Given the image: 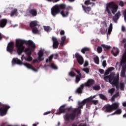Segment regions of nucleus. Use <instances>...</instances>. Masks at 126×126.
Here are the masks:
<instances>
[{"instance_id": "obj_24", "label": "nucleus", "mask_w": 126, "mask_h": 126, "mask_svg": "<svg viewBox=\"0 0 126 126\" xmlns=\"http://www.w3.org/2000/svg\"><path fill=\"white\" fill-rule=\"evenodd\" d=\"M94 83H95V81H94V80L90 79L88 81L87 84H86V86L87 87H90V86H92Z\"/></svg>"}, {"instance_id": "obj_11", "label": "nucleus", "mask_w": 126, "mask_h": 126, "mask_svg": "<svg viewBox=\"0 0 126 126\" xmlns=\"http://www.w3.org/2000/svg\"><path fill=\"white\" fill-rule=\"evenodd\" d=\"M14 50V42L13 41L10 42L7 46V51L10 54H12Z\"/></svg>"}, {"instance_id": "obj_6", "label": "nucleus", "mask_w": 126, "mask_h": 126, "mask_svg": "<svg viewBox=\"0 0 126 126\" xmlns=\"http://www.w3.org/2000/svg\"><path fill=\"white\" fill-rule=\"evenodd\" d=\"M119 80H120V74L118 73L114 78L111 81L109 82L110 84L116 86L117 89H119Z\"/></svg>"}, {"instance_id": "obj_18", "label": "nucleus", "mask_w": 126, "mask_h": 126, "mask_svg": "<svg viewBox=\"0 0 126 126\" xmlns=\"http://www.w3.org/2000/svg\"><path fill=\"white\" fill-rule=\"evenodd\" d=\"M12 65H14L15 64H22V61L18 58H13L12 61Z\"/></svg>"}, {"instance_id": "obj_46", "label": "nucleus", "mask_w": 126, "mask_h": 126, "mask_svg": "<svg viewBox=\"0 0 126 126\" xmlns=\"http://www.w3.org/2000/svg\"><path fill=\"white\" fill-rule=\"evenodd\" d=\"M100 33H101V34H105V33H106V29H105V28L102 27L100 29Z\"/></svg>"}, {"instance_id": "obj_49", "label": "nucleus", "mask_w": 126, "mask_h": 126, "mask_svg": "<svg viewBox=\"0 0 126 126\" xmlns=\"http://www.w3.org/2000/svg\"><path fill=\"white\" fill-rule=\"evenodd\" d=\"M114 92H115V90H114V89H111L108 91V93H110L111 95H113Z\"/></svg>"}, {"instance_id": "obj_8", "label": "nucleus", "mask_w": 126, "mask_h": 126, "mask_svg": "<svg viewBox=\"0 0 126 126\" xmlns=\"http://www.w3.org/2000/svg\"><path fill=\"white\" fill-rule=\"evenodd\" d=\"M92 99H93V97H89L88 98L84 99L82 102L78 101V109H83V106H84V105H85L86 103H89V102H91V101H92Z\"/></svg>"}, {"instance_id": "obj_37", "label": "nucleus", "mask_w": 126, "mask_h": 126, "mask_svg": "<svg viewBox=\"0 0 126 126\" xmlns=\"http://www.w3.org/2000/svg\"><path fill=\"white\" fill-rule=\"evenodd\" d=\"M50 66L53 69H54L55 70H57L58 68V66H56V65L54 63H51L50 64Z\"/></svg>"}, {"instance_id": "obj_63", "label": "nucleus", "mask_w": 126, "mask_h": 126, "mask_svg": "<svg viewBox=\"0 0 126 126\" xmlns=\"http://www.w3.org/2000/svg\"><path fill=\"white\" fill-rule=\"evenodd\" d=\"M122 30L123 32H125V31H126V28H125V27L123 26L122 27Z\"/></svg>"}, {"instance_id": "obj_40", "label": "nucleus", "mask_w": 126, "mask_h": 126, "mask_svg": "<svg viewBox=\"0 0 126 126\" xmlns=\"http://www.w3.org/2000/svg\"><path fill=\"white\" fill-rule=\"evenodd\" d=\"M121 115L122 114V110L121 109H118L114 113H112V115Z\"/></svg>"}, {"instance_id": "obj_48", "label": "nucleus", "mask_w": 126, "mask_h": 126, "mask_svg": "<svg viewBox=\"0 0 126 126\" xmlns=\"http://www.w3.org/2000/svg\"><path fill=\"white\" fill-rule=\"evenodd\" d=\"M44 29L45 31H47V32H48L50 30V29H51V27L49 26H44Z\"/></svg>"}, {"instance_id": "obj_13", "label": "nucleus", "mask_w": 126, "mask_h": 126, "mask_svg": "<svg viewBox=\"0 0 126 126\" xmlns=\"http://www.w3.org/2000/svg\"><path fill=\"white\" fill-rule=\"evenodd\" d=\"M52 41L53 42V49H58V48H59V45H60V43H59V40H58V38H57V37L55 36H53Z\"/></svg>"}, {"instance_id": "obj_32", "label": "nucleus", "mask_w": 126, "mask_h": 126, "mask_svg": "<svg viewBox=\"0 0 126 126\" xmlns=\"http://www.w3.org/2000/svg\"><path fill=\"white\" fill-rule=\"evenodd\" d=\"M113 30V24L111 23L108 28V34L110 35L111 33H112V31Z\"/></svg>"}, {"instance_id": "obj_45", "label": "nucleus", "mask_w": 126, "mask_h": 126, "mask_svg": "<svg viewBox=\"0 0 126 126\" xmlns=\"http://www.w3.org/2000/svg\"><path fill=\"white\" fill-rule=\"evenodd\" d=\"M120 89L123 91L125 90V84H124V83H120Z\"/></svg>"}, {"instance_id": "obj_29", "label": "nucleus", "mask_w": 126, "mask_h": 126, "mask_svg": "<svg viewBox=\"0 0 126 126\" xmlns=\"http://www.w3.org/2000/svg\"><path fill=\"white\" fill-rule=\"evenodd\" d=\"M98 96L101 99V100H104V101H108V98L107 97H106V95L102 94H98Z\"/></svg>"}, {"instance_id": "obj_58", "label": "nucleus", "mask_w": 126, "mask_h": 126, "mask_svg": "<svg viewBox=\"0 0 126 126\" xmlns=\"http://www.w3.org/2000/svg\"><path fill=\"white\" fill-rule=\"evenodd\" d=\"M114 98H118V97L119 96V93H117L113 95Z\"/></svg>"}, {"instance_id": "obj_35", "label": "nucleus", "mask_w": 126, "mask_h": 126, "mask_svg": "<svg viewBox=\"0 0 126 126\" xmlns=\"http://www.w3.org/2000/svg\"><path fill=\"white\" fill-rule=\"evenodd\" d=\"M93 90H95V91H99L100 89H101V87L99 85H95L93 87Z\"/></svg>"}, {"instance_id": "obj_28", "label": "nucleus", "mask_w": 126, "mask_h": 126, "mask_svg": "<svg viewBox=\"0 0 126 126\" xmlns=\"http://www.w3.org/2000/svg\"><path fill=\"white\" fill-rule=\"evenodd\" d=\"M111 105L113 111L114 110H117L119 108V103H114Z\"/></svg>"}, {"instance_id": "obj_57", "label": "nucleus", "mask_w": 126, "mask_h": 126, "mask_svg": "<svg viewBox=\"0 0 126 126\" xmlns=\"http://www.w3.org/2000/svg\"><path fill=\"white\" fill-rule=\"evenodd\" d=\"M65 32H64V31L63 30H61V32H60V35H64Z\"/></svg>"}, {"instance_id": "obj_50", "label": "nucleus", "mask_w": 126, "mask_h": 126, "mask_svg": "<svg viewBox=\"0 0 126 126\" xmlns=\"http://www.w3.org/2000/svg\"><path fill=\"white\" fill-rule=\"evenodd\" d=\"M102 66H103V67H106L107 66V62L105 60L103 61L102 62Z\"/></svg>"}, {"instance_id": "obj_9", "label": "nucleus", "mask_w": 126, "mask_h": 126, "mask_svg": "<svg viewBox=\"0 0 126 126\" xmlns=\"http://www.w3.org/2000/svg\"><path fill=\"white\" fill-rule=\"evenodd\" d=\"M2 107L3 108H0V116H1V117L5 116V115H6L7 111H8V109L10 108V106L5 104H3Z\"/></svg>"}, {"instance_id": "obj_30", "label": "nucleus", "mask_w": 126, "mask_h": 126, "mask_svg": "<svg viewBox=\"0 0 126 126\" xmlns=\"http://www.w3.org/2000/svg\"><path fill=\"white\" fill-rule=\"evenodd\" d=\"M101 47L104 49V51H108L111 49V46L106 45L105 44H102Z\"/></svg>"}, {"instance_id": "obj_53", "label": "nucleus", "mask_w": 126, "mask_h": 126, "mask_svg": "<svg viewBox=\"0 0 126 126\" xmlns=\"http://www.w3.org/2000/svg\"><path fill=\"white\" fill-rule=\"evenodd\" d=\"M115 69V68L114 67H111L108 68L107 70L109 72H111L112 70H114Z\"/></svg>"}, {"instance_id": "obj_17", "label": "nucleus", "mask_w": 126, "mask_h": 126, "mask_svg": "<svg viewBox=\"0 0 126 126\" xmlns=\"http://www.w3.org/2000/svg\"><path fill=\"white\" fill-rule=\"evenodd\" d=\"M24 65L25 66H26L27 68H29V69H32V70L35 71V72H37V71H38V70L35 68V67H33V66L31 64H30L29 63H24Z\"/></svg>"}, {"instance_id": "obj_36", "label": "nucleus", "mask_w": 126, "mask_h": 126, "mask_svg": "<svg viewBox=\"0 0 126 126\" xmlns=\"http://www.w3.org/2000/svg\"><path fill=\"white\" fill-rule=\"evenodd\" d=\"M16 13H17V9H14V10L11 11L10 16L12 17V16H14V15H15Z\"/></svg>"}, {"instance_id": "obj_25", "label": "nucleus", "mask_w": 126, "mask_h": 126, "mask_svg": "<svg viewBox=\"0 0 126 126\" xmlns=\"http://www.w3.org/2000/svg\"><path fill=\"white\" fill-rule=\"evenodd\" d=\"M29 13L32 15L33 17L37 16V10L35 9H31L29 11Z\"/></svg>"}, {"instance_id": "obj_34", "label": "nucleus", "mask_w": 126, "mask_h": 126, "mask_svg": "<svg viewBox=\"0 0 126 126\" xmlns=\"http://www.w3.org/2000/svg\"><path fill=\"white\" fill-rule=\"evenodd\" d=\"M32 33H33L34 34H37L38 33H39V31L38 30V28H37L36 27H34L32 28H31Z\"/></svg>"}, {"instance_id": "obj_43", "label": "nucleus", "mask_w": 126, "mask_h": 126, "mask_svg": "<svg viewBox=\"0 0 126 126\" xmlns=\"http://www.w3.org/2000/svg\"><path fill=\"white\" fill-rule=\"evenodd\" d=\"M85 5H89L90 4H92V2L90 1V0H87L84 2Z\"/></svg>"}, {"instance_id": "obj_15", "label": "nucleus", "mask_w": 126, "mask_h": 126, "mask_svg": "<svg viewBox=\"0 0 126 126\" xmlns=\"http://www.w3.org/2000/svg\"><path fill=\"white\" fill-rule=\"evenodd\" d=\"M38 57L37 58V60L39 62H42V61H44V51L41 50L39 51L38 53Z\"/></svg>"}, {"instance_id": "obj_54", "label": "nucleus", "mask_w": 126, "mask_h": 126, "mask_svg": "<svg viewBox=\"0 0 126 126\" xmlns=\"http://www.w3.org/2000/svg\"><path fill=\"white\" fill-rule=\"evenodd\" d=\"M89 64V63H88V61H85V63L84 64V67H86V66H88V65Z\"/></svg>"}, {"instance_id": "obj_23", "label": "nucleus", "mask_w": 126, "mask_h": 126, "mask_svg": "<svg viewBox=\"0 0 126 126\" xmlns=\"http://www.w3.org/2000/svg\"><path fill=\"white\" fill-rule=\"evenodd\" d=\"M82 7L84 11L86 12V13H89V12L91 11V7H86L83 5V4H81Z\"/></svg>"}, {"instance_id": "obj_1", "label": "nucleus", "mask_w": 126, "mask_h": 126, "mask_svg": "<svg viewBox=\"0 0 126 126\" xmlns=\"http://www.w3.org/2000/svg\"><path fill=\"white\" fill-rule=\"evenodd\" d=\"M16 48L17 49V53L18 55H21L23 52H24L27 56L26 57H24V59L27 62H32L33 58L31 57L32 55V49H35V44L32 40H25L23 39H16ZM24 44H26L28 47L25 49V46Z\"/></svg>"}, {"instance_id": "obj_4", "label": "nucleus", "mask_w": 126, "mask_h": 126, "mask_svg": "<svg viewBox=\"0 0 126 126\" xmlns=\"http://www.w3.org/2000/svg\"><path fill=\"white\" fill-rule=\"evenodd\" d=\"M76 113L77 115H80L81 114V109L79 108H75L73 110V113L68 114L66 113L65 115V120L67 122H69L70 120L73 121L76 117Z\"/></svg>"}, {"instance_id": "obj_44", "label": "nucleus", "mask_w": 126, "mask_h": 126, "mask_svg": "<svg viewBox=\"0 0 126 126\" xmlns=\"http://www.w3.org/2000/svg\"><path fill=\"white\" fill-rule=\"evenodd\" d=\"M97 51L98 54H101L103 51V49L101 46H98L97 48Z\"/></svg>"}, {"instance_id": "obj_31", "label": "nucleus", "mask_w": 126, "mask_h": 126, "mask_svg": "<svg viewBox=\"0 0 126 126\" xmlns=\"http://www.w3.org/2000/svg\"><path fill=\"white\" fill-rule=\"evenodd\" d=\"M61 46H63L64 45V43H65V40H66V37L65 36H62L61 38Z\"/></svg>"}, {"instance_id": "obj_61", "label": "nucleus", "mask_w": 126, "mask_h": 126, "mask_svg": "<svg viewBox=\"0 0 126 126\" xmlns=\"http://www.w3.org/2000/svg\"><path fill=\"white\" fill-rule=\"evenodd\" d=\"M126 42V38H124L123 40L122 41V44H125V43Z\"/></svg>"}, {"instance_id": "obj_20", "label": "nucleus", "mask_w": 126, "mask_h": 126, "mask_svg": "<svg viewBox=\"0 0 126 126\" xmlns=\"http://www.w3.org/2000/svg\"><path fill=\"white\" fill-rule=\"evenodd\" d=\"M119 53H120V51H119V49L114 47L113 49L111 51V54H112L114 57H117Z\"/></svg>"}, {"instance_id": "obj_59", "label": "nucleus", "mask_w": 126, "mask_h": 126, "mask_svg": "<svg viewBox=\"0 0 126 126\" xmlns=\"http://www.w3.org/2000/svg\"><path fill=\"white\" fill-rule=\"evenodd\" d=\"M51 111H48V112H45L43 115L44 116H46L47 115H49V114H51Z\"/></svg>"}, {"instance_id": "obj_39", "label": "nucleus", "mask_w": 126, "mask_h": 126, "mask_svg": "<svg viewBox=\"0 0 126 126\" xmlns=\"http://www.w3.org/2000/svg\"><path fill=\"white\" fill-rule=\"evenodd\" d=\"M65 112H72L73 113V108H72V107H68L65 108Z\"/></svg>"}, {"instance_id": "obj_47", "label": "nucleus", "mask_w": 126, "mask_h": 126, "mask_svg": "<svg viewBox=\"0 0 126 126\" xmlns=\"http://www.w3.org/2000/svg\"><path fill=\"white\" fill-rule=\"evenodd\" d=\"M69 75L70 76H71V77H74V76H75L76 74L75 73H74L73 71H71L69 73Z\"/></svg>"}, {"instance_id": "obj_56", "label": "nucleus", "mask_w": 126, "mask_h": 126, "mask_svg": "<svg viewBox=\"0 0 126 126\" xmlns=\"http://www.w3.org/2000/svg\"><path fill=\"white\" fill-rule=\"evenodd\" d=\"M119 5H120V6H124V2L123 1H120V2H119Z\"/></svg>"}, {"instance_id": "obj_21", "label": "nucleus", "mask_w": 126, "mask_h": 126, "mask_svg": "<svg viewBox=\"0 0 126 126\" xmlns=\"http://www.w3.org/2000/svg\"><path fill=\"white\" fill-rule=\"evenodd\" d=\"M121 15H122V14H121L120 11H118L115 15V16L113 17V21H114V22H116L117 21H118V20L119 19V18L121 17Z\"/></svg>"}, {"instance_id": "obj_12", "label": "nucleus", "mask_w": 126, "mask_h": 126, "mask_svg": "<svg viewBox=\"0 0 126 126\" xmlns=\"http://www.w3.org/2000/svg\"><path fill=\"white\" fill-rule=\"evenodd\" d=\"M60 12V10H59V8L56 5L51 8V14L54 17H56L57 14H59Z\"/></svg>"}, {"instance_id": "obj_26", "label": "nucleus", "mask_w": 126, "mask_h": 126, "mask_svg": "<svg viewBox=\"0 0 126 126\" xmlns=\"http://www.w3.org/2000/svg\"><path fill=\"white\" fill-rule=\"evenodd\" d=\"M31 28H34L36 26H38V22L37 21H32L30 24Z\"/></svg>"}, {"instance_id": "obj_64", "label": "nucleus", "mask_w": 126, "mask_h": 126, "mask_svg": "<svg viewBox=\"0 0 126 126\" xmlns=\"http://www.w3.org/2000/svg\"><path fill=\"white\" fill-rule=\"evenodd\" d=\"M123 107H126V102H123Z\"/></svg>"}, {"instance_id": "obj_41", "label": "nucleus", "mask_w": 126, "mask_h": 126, "mask_svg": "<svg viewBox=\"0 0 126 126\" xmlns=\"http://www.w3.org/2000/svg\"><path fill=\"white\" fill-rule=\"evenodd\" d=\"M94 60L95 63H96V64H99L100 62L99 61V57H98V56H96V57H95L94 59Z\"/></svg>"}, {"instance_id": "obj_60", "label": "nucleus", "mask_w": 126, "mask_h": 126, "mask_svg": "<svg viewBox=\"0 0 126 126\" xmlns=\"http://www.w3.org/2000/svg\"><path fill=\"white\" fill-rule=\"evenodd\" d=\"M93 103L94 105H97V103H98V100H93Z\"/></svg>"}, {"instance_id": "obj_33", "label": "nucleus", "mask_w": 126, "mask_h": 126, "mask_svg": "<svg viewBox=\"0 0 126 126\" xmlns=\"http://www.w3.org/2000/svg\"><path fill=\"white\" fill-rule=\"evenodd\" d=\"M90 51V49H89V48L84 47V48L82 49L81 52L83 54H85L86 52H89Z\"/></svg>"}, {"instance_id": "obj_42", "label": "nucleus", "mask_w": 126, "mask_h": 126, "mask_svg": "<svg viewBox=\"0 0 126 126\" xmlns=\"http://www.w3.org/2000/svg\"><path fill=\"white\" fill-rule=\"evenodd\" d=\"M54 58V55H51L49 57L48 59H46V63H49L52 62V60Z\"/></svg>"}, {"instance_id": "obj_14", "label": "nucleus", "mask_w": 126, "mask_h": 126, "mask_svg": "<svg viewBox=\"0 0 126 126\" xmlns=\"http://www.w3.org/2000/svg\"><path fill=\"white\" fill-rule=\"evenodd\" d=\"M103 108L105 109L104 112L105 113H111L113 111L112 105L110 104L105 105Z\"/></svg>"}, {"instance_id": "obj_5", "label": "nucleus", "mask_w": 126, "mask_h": 126, "mask_svg": "<svg viewBox=\"0 0 126 126\" xmlns=\"http://www.w3.org/2000/svg\"><path fill=\"white\" fill-rule=\"evenodd\" d=\"M109 73L110 72L108 70H106L104 73L103 79L105 82H110L116 78V76L113 73H111L109 75H108Z\"/></svg>"}, {"instance_id": "obj_22", "label": "nucleus", "mask_w": 126, "mask_h": 126, "mask_svg": "<svg viewBox=\"0 0 126 126\" xmlns=\"http://www.w3.org/2000/svg\"><path fill=\"white\" fill-rule=\"evenodd\" d=\"M58 7L59 10L61 11V10H64L65 8H66V5L65 4H60L59 5H56Z\"/></svg>"}, {"instance_id": "obj_7", "label": "nucleus", "mask_w": 126, "mask_h": 126, "mask_svg": "<svg viewBox=\"0 0 126 126\" xmlns=\"http://www.w3.org/2000/svg\"><path fill=\"white\" fill-rule=\"evenodd\" d=\"M72 7L71 6H68L65 8L64 10H62L60 13L62 15L63 17H67L68 14H69L70 10H72Z\"/></svg>"}, {"instance_id": "obj_51", "label": "nucleus", "mask_w": 126, "mask_h": 126, "mask_svg": "<svg viewBox=\"0 0 126 126\" xmlns=\"http://www.w3.org/2000/svg\"><path fill=\"white\" fill-rule=\"evenodd\" d=\"M75 71H76L77 72V73H78V75H80V76H81V73H80V70H79V69H74Z\"/></svg>"}, {"instance_id": "obj_27", "label": "nucleus", "mask_w": 126, "mask_h": 126, "mask_svg": "<svg viewBox=\"0 0 126 126\" xmlns=\"http://www.w3.org/2000/svg\"><path fill=\"white\" fill-rule=\"evenodd\" d=\"M84 88V84H82L80 87H79L76 92H77V93H78L79 94H81V93H82V90H83V89Z\"/></svg>"}, {"instance_id": "obj_19", "label": "nucleus", "mask_w": 126, "mask_h": 126, "mask_svg": "<svg viewBox=\"0 0 126 126\" xmlns=\"http://www.w3.org/2000/svg\"><path fill=\"white\" fill-rule=\"evenodd\" d=\"M6 24H7V19H2L0 20V27H1V28L5 27Z\"/></svg>"}, {"instance_id": "obj_52", "label": "nucleus", "mask_w": 126, "mask_h": 126, "mask_svg": "<svg viewBox=\"0 0 126 126\" xmlns=\"http://www.w3.org/2000/svg\"><path fill=\"white\" fill-rule=\"evenodd\" d=\"M83 70L84 71H85V72H86V73H89V68H83Z\"/></svg>"}, {"instance_id": "obj_62", "label": "nucleus", "mask_w": 126, "mask_h": 126, "mask_svg": "<svg viewBox=\"0 0 126 126\" xmlns=\"http://www.w3.org/2000/svg\"><path fill=\"white\" fill-rule=\"evenodd\" d=\"M115 97H114L113 96V95L112 97H111V101H112V102H115Z\"/></svg>"}, {"instance_id": "obj_3", "label": "nucleus", "mask_w": 126, "mask_h": 126, "mask_svg": "<svg viewBox=\"0 0 126 126\" xmlns=\"http://www.w3.org/2000/svg\"><path fill=\"white\" fill-rule=\"evenodd\" d=\"M124 48L125 51L123 55L122 60L121 61V65H122V70L121 72V76L122 77H125L126 76V43L124 44Z\"/></svg>"}, {"instance_id": "obj_38", "label": "nucleus", "mask_w": 126, "mask_h": 126, "mask_svg": "<svg viewBox=\"0 0 126 126\" xmlns=\"http://www.w3.org/2000/svg\"><path fill=\"white\" fill-rule=\"evenodd\" d=\"M80 80H81V76L77 75L76 76V80H75L76 83H78V82H79Z\"/></svg>"}, {"instance_id": "obj_10", "label": "nucleus", "mask_w": 126, "mask_h": 126, "mask_svg": "<svg viewBox=\"0 0 126 126\" xmlns=\"http://www.w3.org/2000/svg\"><path fill=\"white\" fill-rule=\"evenodd\" d=\"M75 58H76L77 62L80 65H82L83 64V63H84V60L83 59V57L80 55L79 53H76L75 55Z\"/></svg>"}, {"instance_id": "obj_16", "label": "nucleus", "mask_w": 126, "mask_h": 126, "mask_svg": "<svg viewBox=\"0 0 126 126\" xmlns=\"http://www.w3.org/2000/svg\"><path fill=\"white\" fill-rule=\"evenodd\" d=\"M65 106L66 104H63L59 108V111L56 113V115H61L65 113Z\"/></svg>"}, {"instance_id": "obj_55", "label": "nucleus", "mask_w": 126, "mask_h": 126, "mask_svg": "<svg viewBox=\"0 0 126 126\" xmlns=\"http://www.w3.org/2000/svg\"><path fill=\"white\" fill-rule=\"evenodd\" d=\"M99 71L100 74H103L104 72H105V71L103 69H99Z\"/></svg>"}, {"instance_id": "obj_2", "label": "nucleus", "mask_w": 126, "mask_h": 126, "mask_svg": "<svg viewBox=\"0 0 126 126\" xmlns=\"http://www.w3.org/2000/svg\"><path fill=\"white\" fill-rule=\"evenodd\" d=\"M119 8V6L114 2H110L106 4L105 11L107 12L109 18L112 17V13L115 14ZM111 9L112 13L111 12Z\"/></svg>"}]
</instances>
